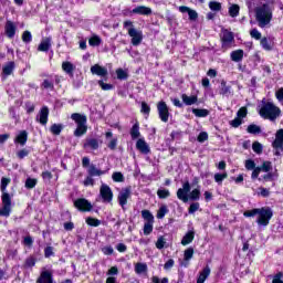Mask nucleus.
<instances>
[{
    "instance_id": "14",
    "label": "nucleus",
    "mask_w": 283,
    "mask_h": 283,
    "mask_svg": "<svg viewBox=\"0 0 283 283\" xmlns=\"http://www.w3.org/2000/svg\"><path fill=\"white\" fill-rule=\"evenodd\" d=\"M222 48L227 50V48H231V43H233V32L229 30H223L221 33Z\"/></svg>"
},
{
    "instance_id": "13",
    "label": "nucleus",
    "mask_w": 283,
    "mask_h": 283,
    "mask_svg": "<svg viewBox=\"0 0 283 283\" xmlns=\"http://www.w3.org/2000/svg\"><path fill=\"white\" fill-rule=\"evenodd\" d=\"M36 283H54V279L52 277V271L43 268L40 276L36 280Z\"/></svg>"
},
{
    "instance_id": "40",
    "label": "nucleus",
    "mask_w": 283,
    "mask_h": 283,
    "mask_svg": "<svg viewBox=\"0 0 283 283\" xmlns=\"http://www.w3.org/2000/svg\"><path fill=\"white\" fill-rule=\"evenodd\" d=\"M209 8L212 12H220V10H222V4L218 1H210Z\"/></svg>"
},
{
    "instance_id": "53",
    "label": "nucleus",
    "mask_w": 283,
    "mask_h": 283,
    "mask_svg": "<svg viewBox=\"0 0 283 283\" xmlns=\"http://www.w3.org/2000/svg\"><path fill=\"white\" fill-rule=\"evenodd\" d=\"M116 75L119 81H125V78H127V72H125L123 69H117Z\"/></svg>"
},
{
    "instance_id": "63",
    "label": "nucleus",
    "mask_w": 283,
    "mask_h": 283,
    "mask_svg": "<svg viewBox=\"0 0 283 283\" xmlns=\"http://www.w3.org/2000/svg\"><path fill=\"white\" fill-rule=\"evenodd\" d=\"M277 172H268L266 175H264V179L265 180H275V178H277Z\"/></svg>"
},
{
    "instance_id": "25",
    "label": "nucleus",
    "mask_w": 283,
    "mask_h": 283,
    "mask_svg": "<svg viewBox=\"0 0 283 283\" xmlns=\"http://www.w3.org/2000/svg\"><path fill=\"white\" fill-rule=\"evenodd\" d=\"M62 70L65 72V74H69V76L73 77L74 76V64L71 62H63L62 63Z\"/></svg>"
},
{
    "instance_id": "51",
    "label": "nucleus",
    "mask_w": 283,
    "mask_h": 283,
    "mask_svg": "<svg viewBox=\"0 0 283 283\" xmlns=\"http://www.w3.org/2000/svg\"><path fill=\"white\" fill-rule=\"evenodd\" d=\"M273 168L271 161H264L262 166L260 167L261 171H264L265 174H269L271 169Z\"/></svg>"
},
{
    "instance_id": "64",
    "label": "nucleus",
    "mask_w": 283,
    "mask_h": 283,
    "mask_svg": "<svg viewBox=\"0 0 283 283\" xmlns=\"http://www.w3.org/2000/svg\"><path fill=\"white\" fill-rule=\"evenodd\" d=\"M275 97L277 98V101L280 103H283V87L279 88L276 92H275Z\"/></svg>"
},
{
    "instance_id": "54",
    "label": "nucleus",
    "mask_w": 283,
    "mask_h": 283,
    "mask_svg": "<svg viewBox=\"0 0 283 283\" xmlns=\"http://www.w3.org/2000/svg\"><path fill=\"white\" fill-rule=\"evenodd\" d=\"M165 244H167L165 237H159L156 242V248L159 250L165 249Z\"/></svg>"
},
{
    "instance_id": "29",
    "label": "nucleus",
    "mask_w": 283,
    "mask_h": 283,
    "mask_svg": "<svg viewBox=\"0 0 283 283\" xmlns=\"http://www.w3.org/2000/svg\"><path fill=\"white\" fill-rule=\"evenodd\" d=\"M181 98L185 105H196V103H198V96L196 95L188 96L187 94H184Z\"/></svg>"
},
{
    "instance_id": "20",
    "label": "nucleus",
    "mask_w": 283,
    "mask_h": 283,
    "mask_svg": "<svg viewBox=\"0 0 283 283\" xmlns=\"http://www.w3.org/2000/svg\"><path fill=\"white\" fill-rule=\"evenodd\" d=\"M91 73L95 74L96 76H107V69L95 64L91 67Z\"/></svg>"
},
{
    "instance_id": "42",
    "label": "nucleus",
    "mask_w": 283,
    "mask_h": 283,
    "mask_svg": "<svg viewBox=\"0 0 283 283\" xmlns=\"http://www.w3.org/2000/svg\"><path fill=\"white\" fill-rule=\"evenodd\" d=\"M260 208H254L252 210H247L243 212L244 218H254V216H259Z\"/></svg>"
},
{
    "instance_id": "19",
    "label": "nucleus",
    "mask_w": 283,
    "mask_h": 283,
    "mask_svg": "<svg viewBox=\"0 0 283 283\" xmlns=\"http://www.w3.org/2000/svg\"><path fill=\"white\" fill-rule=\"evenodd\" d=\"M52 48V39L44 38L38 46L39 52H48Z\"/></svg>"
},
{
    "instance_id": "2",
    "label": "nucleus",
    "mask_w": 283,
    "mask_h": 283,
    "mask_svg": "<svg viewBox=\"0 0 283 283\" xmlns=\"http://www.w3.org/2000/svg\"><path fill=\"white\" fill-rule=\"evenodd\" d=\"M281 113L280 107L275 106L272 102L262 101L259 109V114L262 118L275 120Z\"/></svg>"
},
{
    "instance_id": "22",
    "label": "nucleus",
    "mask_w": 283,
    "mask_h": 283,
    "mask_svg": "<svg viewBox=\"0 0 283 283\" xmlns=\"http://www.w3.org/2000/svg\"><path fill=\"white\" fill-rule=\"evenodd\" d=\"M209 275H211V268H209V265H207L200 273L199 276L197 279V283H205L207 282V277H209Z\"/></svg>"
},
{
    "instance_id": "48",
    "label": "nucleus",
    "mask_w": 283,
    "mask_h": 283,
    "mask_svg": "<svg viewBox=\"0 0 283 283\" xmlns=\"http://www.w3.org/2000/svg\"><path fill=\"white\" fill-rule=\"evenodd\" d=\"M98 85H99V87H101L104 92H109V90H114V85L107 84V83L103 82L102 80L98 81Z\"/></svg>"
},
{
    "instance_id": "52",
    "label": "nucleus",
    "mask_w": 283,
    "mask_h": 283,
    "mask_svg": "<svg viewBox=\"0 0 283 283\" xmlns=\"http://www.w3.org/2000/svg\"><path fill=\"white\" fill-rule=\"evenodd\" d=\"M250 36L256 41H260V39H262V33L258 29H252L250 31Z\"/></svg>"
},
{
    "instance_id": "11",
    "label": "nucleus",
    "mask_w": 283,
    "mask_h": 283,
    "mask_svg": "<svg viewBox=\"0 0 283 283\" xmlns=\"http://www.w3.org/2000/svg\"><path fill=\"white\" fill-rule=\"evenodd\" d=\"M157 111L159 114V118L163 123L169 122V107L167 106V103L159 102L157 105Z\"/></svg>"
},
{
    "instance_id": "17",
    "label": "nucleus",
    "mask_w": 283,
    "mask_h": 283,
    "mask_svg": "<svg viewBox=\"0 0 283 283\" xmlns=\"http://www.w3.org/2000/svg\"><path fill=\"white\" fill-rule=\"evenodd\" d=\"M136 149L140 151V154H149L151 149L149 148V144L145 142V138H139L136 143Z\"/></svg>"
},
{
    "instance_id": "35",
    "label": "nucleus",
    "mask_w": 283,
    "mask_h": 283,
    "mask_svg": "<svg viewBox=\"0 0 283 283\" xmlns=\"http://www.w3.org/2000/svg\"><path fill=\"white\" fill-rule=\"evenodd\" d=\"M260 43L262 49L265 50L266 52H271V50H273V45L271 44V41H269L268 38H262Z\"/></svg>"
},
{
    "instance_id": "31",
    "label": "nucleus",
    "mask_w": 283,
    "mask_h": 283,
    "mask_svg": "<svg viewBox=\"0 0 283 283\" xmlns=\"http://www.w3.org/2000/svg\"><path fill=\"white\" fill-rule=\"evenodd\" d=\"M192 114H195V116H197V118H207V116H209V109L193 108Z\"/></svg>"
},
{
    "instance_id": "50",
    "label": "nucleus",
    "mask_w": 283,
    "mask_h": 283,
    "mask_svg": "<svg viewBox=\"0 0 283 283\" xmlns=\"http://www.w3.org/2000/svg\"><path fill=\"white\" fill-rule=\"evenodd\" d=\"M191 258H193V248H188L184 253V260H186V262H189Z\"/></svg>"
},
{
    "instance_id": "32",
    "label": "nucleus",
    "mask_w": 283,
    "mask_h": 283,
    "mask_svg": "<svg viewBox=\"0 0 283 283\" xmlns=\"http://www.w3.org/2000/svg\"><path fill=\"white\" fill-rule=\"evenodd\" d=\"M195 233L193 231H189L181 240L182 247H187V244H191L193 242Z\"/></svg>"
},
{
    "instance_id": "30",
    "label": "nucleus",
    "mask_w": 283,
    "mask_h": 283,
    "mask_svg": "<svg viewBox=\"0 0 283 283\" xmlns=\"http://www.w3.org/2000/svg\"><path fill=\"white\" fill-rule=\"evenodd\" d=\"M130 137L133 140H136V138H140V126L138 125V123H135L130 128Z\"/></svg>"
},
{
    "instance_id": "39",
    "label": "nucleus",
    "mask_w": 283,
    "mask_h": 283,
    "mask_svg": "<svg viewBox=\"0 0 283 283\" xmlns=\"http://www.w3.org/2000/svg\"><path fill=\"white\" fill-rule=\"evenodd\" d=\"M228 177L229 175L227 172H223V174L217 172L214 174V181L218 182L219 185H222V182L227 180Z\"/></svg>"
},
{
    "instance_id": "58",
    "label": "nucleus",
    "mask_w": 283,
    "mask_h": 283,
    "mask_svg": "<svg viewBox=\"0 0 283 283\" xmlns=\"http://www.w3.org/2000/svg\"><path fill=\"white\" fill-rule=\"evenodd\" d=\"M63 127H61V125L59 124H54L51 126V132L55 135L59 136V134H61Z\"/></svg>"
},
{
    "instance_id": "41",
    "label": "nucleus",
    "mask_w": 283,
    "mask_h": 283,
    "mask_svg": "<svg viewBox=\"0 0 283 283\" xmlns=\"http://www.w3.org/2000/svg\"><path fill=\"white\" fill-rule=\"evenodd\" d=\"M189 200H200V188H195L188 196Z\"/></svg>"
},
{
    "instance_id": "18",
    "label": "nucleus",
    "mask_w": 283,
    "mask_h": 283,
    "mask_svg": "<svg viewBox=\"0 0 283 283\" xmlns=\"http://www.w3.org/2000/svg\"><path fill=\"white\" fill-rule=\"evenodd\" d=\"M133 14H142L144 17H149L151 14V8L145 6H138L133 9Z\"/></svg>"
},
{
    "instance_id": "62",
    "label": "nucleus",
    "mask_w": 283,
    "mask_h": 283,
    "mask_svg": "<svg viewBox=\"0 0 283 283\" xmlns=\"http://www.w3.org/2000/svg\"><path fill=\"white\" fill-rule=\"evenodd\" d=\"M231 127L238 128L242 125V119L240 117H235L230 122Z\"/></svg>"
},
{
    "instance_id": "28",
    "label": "nucleus",
    "mask_w": 283,
    "mask_h": 283,
    "mask_svg": "<svg viewBox=\"0 0 283 283\" xmlns=\"http://www.w3.org/2000/svg\"><path fill=\"white\" fill-rule=\"evenodd\" d=\"M87 174H88V176L94 177V176H103V175H105V171L96 168V166H94V164H92L87 169Z\"/></svg>"
},
{
    "instance_id": "46",
    "label": "nucleus",
    "mask_w": 283,
    "mask_h": 283,
    "mask_svg": "<svg viewBox=\"0 0 283 283\" xmlns=\"http://www.w3.org/2000/svg\"><path fill=\"white\" fill-rule=\"evenodd\" d=\"M36 182H38V180L36 179H34V178H28L27 180H25V188L27 189H34L35 187H36Z\"/></svg>"
},
{
    "instance_id": "10",
    "label": "nucleus",
    "mask_w": 283,
    "mask_h": 283,
    "mask_svg": "<svg viewBox=\"0 0 283 283\" xmlns=\"http://www.w3.org/2000/svg\"><path fill=\"white\" fill-rule=\"evenodd\" d=\"M129 198H132V188L130 187L123 188L119 191L118 197H117V200H118L122 209H125V206L127 205V200H129Z\"/></svg>"
},
{
    "instance_id": "49",
    "label": "nucleus",
    "mask_w": 283,
    "mask_h": 283,
    "mask_svg": "<svg viewBox=\"0 0 283 283\" xmlns=\"http://www.w3.org/2000/svg\"><path fill=\"white\" fill-rule=\"evenodd\" d=\"M23 43H32V33L30 31H24L22 33Z\"/></svg>"
},
{
    "instance_id": "16",
    "label": "nucleus",
    "mask_w": 283,
    "mask_h": 283,
    "mask_svg": "<svg viewBox=\"0 0 283 283\" xmlns=\"http://www.w3.org/2000/svg\"><path fill=\"white\" fill-rule=\"evenodd\" d=\"M49 116H50V109L48 108V106H44L40 109V113L36 116V120L38 123H40V125H48Z\"/></svg>"
},
{
    "instance_id": "26",
    "label": "nucleus",
    "mask_w": 283,
    "mask_h": 283,
    "mask_svg": "<svg viewBox=\"0 0 283 283\" xmlns=\"http://www.w3.org/2000/svg\"><path fill=\"white\" fill-rule=\"evenodd\" d=\"M148 268H147V263H136L135 264V273L137 275H145V273H147Z\"/></svg>"
},
{
    "instance_id": "8",
    "label": "nucleus",
    "mask_w": 283,
    "mask_h": 283,
    "mask_svg": "<svg viewBox=\"0 0 283 283\" xmlns=\"http://www.w3.org/2000/svg\"><path fill=\"white\" fill-rule=\"evenodd\" d=\"M272 147L275 149L276 156H280L283 151V128L279 129L275 134V139L272 143Z\"/></svg>"
},
{
    "instance_id": "45",
    "label": "nucleus",
    "mask_w": 283,
    "mask_h": 283,
    "mask_svg": "<svg viewBox=\"0 0 283 283\" xmlns=\"http://www.w3.org/2000/svg\"><path fill=\"white\" fill-rule=\"evenodd\" d=\"M112 178L114 182H125V176H123V172H113Z\"/></svg>"
},
{
    "instance_id": "5",
    "label": "nucleus",
    "mask_w": 283,
    "mask_h": 283,
    "mask_svg": "<svg viewBox=\"0 0 283 283\" xmlns=\"http://www.w3.org/2000/svg\"><path fill=\"white\" fill-rule=\"evenodd\" d=\"M11 212H12V196H10V193L3 192L1 216H3L4 218H9Z\"/></svg>"
},
{
    "instance_id": "9",
    "label": "nucleus",
    "mask_w": 283,
    "mask_h": 283,
    "mask_svg": "<svg viewBox=\"0 0 283 283\" xmlns=\"http://www.w3.org/2000/svg\"><path fill=\"white\" fill-rule=\"evenodd\" d=\"M128 35L130 36L132 45H138L143 43V31L137 30L136 28H128Z\"/></svg>"
},
{
    "instance_id": "38",
    "label": "nucleus",
    "mask_w": 283,
    "mask_h": 283,
    "mask_svg": "<svg viewBox=\"0 0 283 283\" xmlns=\"http://www.w3.org/2000/svg\"><path fill=\"white\" fill-rule=\"evenodd\" d=\"M248 134H261L262 128L255 124H251L247 128Z\"/></svg>"
},
{
    "instance_id": "56",
    "label": "nucleus",
    "mask_w": 283,
    "mask_h": 283,
    "mask_svg": "<svg viewBox=\"0 0 283 283\" xmlns=\"http://www.w3.org/2000/svg\"><path fill=\"white\" fill-rule=\"evenodd\" d=\"M198 209H200V203L199 202H193L190 205L189 209H188V213L193 214L196 213V211H198Z\"/></svg>"
},
{
    "instance_id": "43",
    "label": "nucleus",
    "mask_w": 283,
    "mask_h": 283,
    "mask_svg": "<svg viewBox=\"0 0 283 283\" xmlns=\"http://www.w3.org/2000/svg\"><path fill=\"white\" fill-rule=\"evenodd\" d=\"M143 231L144 235H150V233L154 231V223L145 222Z\"/></svg>"
},
{
    "instance_id": "12",
    "label": "nucleus",
    "mask_w": 283,
    "mask_h": 283,
    "mask_svg": "<svg viewBox=\"0 0 283 283\" xmlns=\"http://www.w3.org/2000/svg\"><path fill=\"white\" fill-rule=\"evenodd\" d=\"M74 207L78 209V211H90L93 209L92 202H90L85 198H80L74 201Z\"/></svg>"
},
{
    "instance_id": "36",
    "label": "nucleus",
    "mask_w": 283,
    "mask_h": 283,
    "mask_svg": "<svg viewBox=\"0 0 283 283\" xmlns=\"http://www.w3.org/2000/svg\"><path fill=\"white\" fill-rule=\"evenodd\" d=\"M229 14L232 17V19H235L240 14V6L238 4H231L229 7Z\"/></svg>"
},
{
    "instance_id": "57",
    "label": "nucleus",
    "mask_w": 283,
    "mask_h": 283,
    "mask_svg": "<svg viewBox=\"0 0 283 283\" xmlns=\"http://www.w3.org/2000/svg\"><path fill=\"white\" fill-rule=\"evenodd\" d=\"M255 168V161L252 159L245 160V169H248V171H253Z\"/></svg>"
},
{
    "instance_id": "33",
    "label": "nucleus",
    "mask_w": 283,
    "mask_h": 283,
    "mask_svg": "<svg viewBox=\"0 0 283 283\" xmlns=\"http://www.w3.org/2000/svg\"><path fill=\"white\" fill-rule=\"evenodd\" d=\"M142 218L145 220V222H155L154 214L149 210H142Z\"/></svg>"
},
{
    "instance_id": "7",
    "label": "nucleus",
    "mask_w": 283,
    "mask_h": 283,
    "mask_svg": "<svg viewBox=\"0 0 283 283\" xmlns=\"http://www.w3.org/2000/svg\"><path fill=\"white\" fill-rule=\"evenodd\" d=\"M99 196L103 202H112V200H114V192L112 191V188L106 184H102L99 188Z\"/></svg>"
},
{
    "instance_id": "61",
    "label": "nucleus",
    "mask_w": 283,
    "mask_h": 283,
    "mask_svg": "<svg viewBox=\"0 0 283 283\" xmlns=\"http://www.w3.org/2000/svg\"><path fill=\"white\" fill-rule=\"evenodd\" d=\"M42 87H44V90H54V83L50 80H44L42 83Z\"/></svg>"
},
{
    "instance_id": "37",
    "label": "nucleus",
    "mask_w": 283,
    "mask_h": 283,
    "mask_svg": "<svg viewBox=\"0 0 283 283\" xmlns=\"http://www.w3.org/2000/svg\"><path fill=\"white\" fill-rule=\"evenodd\" d=\"M167 213H169V208H167L166 205L160 206L159 210L157 211L158 220H163Z\"/></svg>"
},
{
    "instance_id": "1",
    "label": "nucleus",
    "mask_w": 283,
    "mask_h": 283,
    "mask_svg": "<svg viewBox=\"0 0 283 283\" xmlns=\"http://www.w3.org/2000/svg\"><path fill=\"white\" fill-rule=\"evenodd\" d=\"M273 10H275L273 1H268L254 9L259 28H266L271 23L273 20Z\"/></svg>"
},
{
    "instance_id": "4",
    "label": "nucleus",
    "mask_w": 283,
    "mask_h": 283,
    "mask_svg": "<svg viewBox=\"0 0 283 283\" xmlns=\"http://www.w3.org/2000/svg\"><path fill=\"white\" fill-rule=\"evenodd\" d=\"M271 218H273V210H271V208H261L259 209L256 223L259 227H269Z\"/></svg>"
},
{
    "instance_id": "21",
    "label": "nucleus",
    "mask_w": 283,
    "mask_h": 283,
    "mask_svg": "<svg viewBox=\"0 0 283 283\" xmlns=\"http://www.w3.org/2000/svg\"><path fill=\"white\" fill-rule=\"evenodd\" d=\"M98 147H99V144H98V139L96 138H88L84 143V149H92L93 151H96Z\"/></svg>"
},
{
    "instance_id": "55",
    "label": "nucleus",
    "mask_w": 283,
    "mask_h": 283,
    "mask_svg": "<svg viewBox=\"0 0 283 283\" xmlns=\"http://www.w3.org/2000/svg\"><path fill=\"white\" fill-rule=\"evenodd\" d=\"M252 149L254 154H261L263 149L262 144H260L259 142H254L252 144Z\"/></svg>"
},
{
    "instance_id": "6",
    "label": "nucleus",
    "mask_w": 283,
    "mask_h": 283,
    "mask_svg": "<svg viewBox=\"0 0 283 283\" xmlns=\"http://www.w3.org/2000/svg\"><path fill=\"white\" fill-rule=\"evenodd\" d=\"M191 192V184L186 181L182 184V187L177 190V198L181 202H187L189 200V193Z\"/></svg>"
},
{
    "instance_id": "44",
    "label": "nucleus",
    "mask_w": 283,
    "mask_h": 283,
    "mask_svg": "<svg viewBox=\"0 0 283 283\" xmlns=\"http://www.w3.org/2000/svg\"><path fill=\"white\" fill-rule=\"evenodd\" d=\"M157 196L161 200H165V198H169V196H171V192H169L168 189H158L157 190Z\"/></svg>"
},
{
    "instance_id": "34",
    "label": "nucleus",
    "mask_w": 283,
    "mask_h": 283,
    "mask_svg": "<svg viewBox=\"0 0 283 283\" xmlns=\"http://www.w3.org/2000/svg\"><path fill=\"white\" fill-rule=\"evenodd\" d=\"M220 94L222 96H231V86L227 85L226 81L221 82Z\"/></svg>"
},
{
    "instance_id": "60",
    "label": "nucleus",
    "mask_w": 283,
    "mask_h": 283,
    "mask_svg": "<svg viewBox=\"0 0 283 283\" xmlns=\"http://www.w3.org/2000/svg\"><path fill=\"white\" fill-rule=\"evenodd\" d=\"M84 187H94V178L88 175L83 181Z\"/></svg>"
},
{
    "instance_id": "27",
    "label": "nucleus",
    "mask_w": 283,
    "mask_h": 283,
    "mask_svg": "<svg viewBox=\"0 0 283 283\" xmlns=\"http://www.w3.org/2000/svg\"><path fill=\"white\" fill-rule=\"evenodd\" d=\"M15 143L22 146L25 145L28 143V132L21 130L15 138Z\"/></svg>"
},
{
    "instance_id": "23",
    "label": "nucleus",
    "mask_w": 283,
    "mask_h": 283,
    "mask_svg": "<svg viewBox=\"0 0 283 283\" xmlns=\"http://www.w3.org/2000/svg\"><path fill=\"white\" fill-rule=\"evenodd\" d=\"M230 59L234 63H240V61H242V59H244V51L242 49L232 51L230 54Z\"/></svg>"
},
{
    "instance_id": "24",
    "label": "nucleus",
    "mask_w": 283,
    "mask_h": 283,
    "mask_svg": "<svg viewBox=\"0 0 283 283\" xmlns=\"http://www.w3.org/2000/svg\"><path fill=\"white\" fill-rule=\"evenodd\" d=\"M15 64L14 62L10 61L2 67V74L3 76H10L12 75V72H14Z\"/></svg>"
},
{
    "instance_id": "47",
    "label": "nucleus",
    "mask_w": 283,
    "mask_h": 283,
    "mask_svg": "<svg viewBox=\"0 0 283 283\" xmlns=\"http://www.w3.org/2000/svg\"><path fill=\"white\" fill-rule=\"evenodd\" d=\"M86 224L90 227H101V220L88 217L86 218Z\"/></svg>"
},
{
    "instance_id": "3",
    "label": "nucleus",
    "mask_w": 283,
    "mask_h": 283,
    "mask_svg": "<svg viewBox=\"0 0 283 283\" xmlns=\"http://www.w3.org/2000/svg\"><path fill=\"white\" fill-rule=\"evenodd\" d=\"M71 118L77 125L76 129L74 130V136L80 138V136H84V134H87V116L78 113H73L71 115Z\"/></svg>"
},
{
    "instance_id": "59",
    "label": "nucleus",
    "mask_w": 283,
    "mask_h": 283,
    "mask_svg": "<svg viewBox=\"0 0 283 283\" xmlns=\"http://www.w3.org/2000/svg\"><path fill=\"white\" fill-rule=\"evenodd\" d=\"M247 114H249V112L247 111V107H241L238 113H237V117L238 118H247Z\"/></svg>"
},
{
    "instance_id": "15",
    "label": "nucleus",
    "mask_w": 283,
    "mask_h": 283,
    "mask_svg": "<svg viewBox=\"0 0 283 283\" xmlns=\"http://www.w3.org/2000/svg\"><path fill=\"white\" fill-rule=\"evenodd\" d=\"M4 34L7 35V39H14V35L17 34V24L12 21H7L4 24Z\"/></svg>"
}]
</instances>
